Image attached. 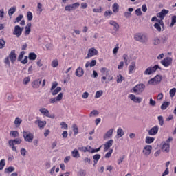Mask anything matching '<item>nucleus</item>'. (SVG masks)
<instances>
[{
	"label": "nucleus",
	"instance_id": "obj_1",
	"mask_svg": "<svg viewBox=\"0 0 176 176\" xmlns=\"http://www.w3.org/2000/svg\"><path fill=\"white\" fill-rule=\"evenodd\" d=\"M134 39L135 41L140 42L141 43H147L148 41V35L144 33H136L134 35Z\"/></svg>",
	"mask_w": 176,
	"mask_h": 176
},
{
	"label": "nucleus",
	"instance_id": "obj_13",
	"mask_svg": "<svg viewBox=\"0 0 176 176\" xmlns=\"http://www.w3.org/2000/svg\"><path fill=\"white\" fill-rule=\"evenodd\" d=\"M128 98H129V100H131V101H133L135 104H140L141 101H142V98H141L140 96H136L134 94H129L128 96Z\"/></svg>",
	"mask_w": 176,
	"mask_h": 176
},
{
	"label": "nucleus",
	"instance_id": "obj_34",
	"mask_svg": "<svg viewBox=\"0 0 176 176\" xmlns=\"http://www.w3.org/2000/svg\"><path fill=\"white\" fill-rule=\"evenodd\" d=\"M23 122V120H21L20 118L17 117L15 118V120L14 122L16 127H20V124Z\"/></svg>",
	"mask_w": 176,
	"mask_h": 176
},
{
	"label": "nucleus",
	"instance_id": "obj_39",
	"mask_svg": "<svg viewBox=\"0 0 176 176\" xmlns=\"http://www.w3.org/2000/svg\"><path fill=\"white\" fill-rule=\"evenodd\" d=\"M29 60H36V58L38 57L37 55H36V54L34 52H30L29 54Z\"/></svg>",
	"mask_w": 176,
	"mask_h": 176
},
{
	"label": "nucleus",
	"instance_id": "obj_5",
	"mask_svg": "<svg viewBox=\"0 0 176 176\" xmlns=\"http://www.w3.org/2000/svg\"><path fill=\"white\" fill-rule=\"evenodd\" d=\"M157 69H160V67L157 65L153 67H148L144 72V75H152V74H155Z\"/></svg>",
	"mask_w": 176,
	"mask_h": 176
},
{
	"label": "nucleus",
	"instance_id": "obj_38",
	"mask_svg": "<svg viewBox=\"0 0 176 176\" xmlns=\"http://www.w3.org/2000/svg\"><path fill=\"white\" fill-rule=\"evenodd\" d=\"M13 171H14V167L9 166L8 168L5 169L4 173L6 174H10V173H13Z\"/></svg>",
	"mask_w": 176,
	"mask_h": 176
},
{
	"label": "nucleus",
	"instance_id": "obj_58",
	"mask_svg": "<svg viewBox=\"0 0 176 176\" xmlns=\"http://www.w3.org/2000/svg\"><path fill=\"white\" fill-rule=\"evenodd\" d=\"M176 23V16H173L171 19V23L170 27H174V24Z\"/></svg>",
	"mask_w": 176,
	"mask_h": 176
},
{
	"label": "nucleus",
	"instance_id": "obj_6",
	"mask_svg": "<svg viewBox=\"0 0 176 176\" xmlns=\"http://www.w3.org/2000/svg\"><path fill=\"white\" fill-rule=\"evenodd\" d=\"M23 135L26 142H32L34 140V134L31 133V132L23 131Z\"/></svg>",
	"mask_w": 176,
	"mask_h": 176
},
{
	"label": "nucleus",
	"instance_id": "obj_46",
	"mask_svg": "<svg viewBox=\"0 0 176 176\" xmlns=\"http://www.w3.org/2000/svg\"><path fill=\"white\" fill-rule=\"evenodd\" d=\"M153 44L155 46L157 45H160V38L159 37H155L153 39Z\"/></svg>",
	"mask_w": 176,
	"mask_h": 176
},
{
	"label": "nucleus",
	"instance_id": "obj_50",
	"mask_svg": "<svg viewBox=\"0 0 176 176\" xmlns=\"http://www.w3.org/2000/svg\"><path fill=\"white\" fill-rule=\"evenodd\" d=\"M123 59H124V63L126 64V65H129V63H130V60H129V55L124 54L123 55Z\"/></svg>",
	"mask_w": 176,
	"mask_h": 176
},
{
	"label": "nucleus",
	"instance_id": "obj_57",
	"mask_svg": "<svg viewBox=\"0 0 176 176\" xmlns=\"http://www.w3.org/2000/svg\"><path fill=\"white\" fill-rule=\"evenodd\" d=\"M98 111L93 110L91 113L89 114L90 118H93L94 116H97L98 115Z\"/></svg>",
	"mask_w": 176,
	"mask_h": 176
},
{
	"label": "nucleus",
	"instance_id": "obj_12",
	"mask_svg": "<svg viewBox=\"0 0 176 176\" xmlns=\"http://www.w3.org/2000/svg\"><path fill=\"white\" fill-rule=\"evenodd\" d=\"M63 96L64 94L63 93H59L56 97L52 98L50 99V104H56V102H60L63 100Z\"/></svg>",
	"mask_w": 176,
	"mask_h": 176
},
{
	"label": "nucleus",
	"instance_id": "obj_52",
	"mask_svg": "<svg viewBox=\"0 0 176 176\" xmlns=\"http://www.w3.org/2000/svg\"><path fill=\"white\" fill-rule=\"evenodd\" d=\"M123 79H124L123 76H122V74H119L117 76V83H122V82H123Z\"/></svg>",
	"mask_w": 176,
	"mask_h": 176
},
{
	"label": "nucleus",
	"instance_id": "obj_4",
	"mask_svg": "<svg viewBox=\"0 0 176 176\" xmlns=\"http://www.w3.org/2000/svg\"><path fill=\"white\" fill-rule=\"evenodd\" d=\"M144 90H145V85H144V84H142V83L136 85L132 89L133 93H135L136 94H141L144 93Z\"/></svg>",
	"mask_w": 176,
	"mask_h": 176
},
{
	"label": "nucleus",
	"instance_id": "obj_11",
	"mask_svg": "<svg viewBox=\"0 0 176 176\" xmlns=\"http://www.w3.org/2000/svg\"><path fill=\"white\" fill-rule=\"evenodd\" d=\"M97 54H98V50L94 47L90 48L88 50V53L85 58H91V57H94V56H97Z\"/></svg>",
	"mask_w": 176,
	"mask_h": 176
},
{
	"label": "nucleus",
	"instance_id": "obj_62",
	"mask_svg": "<svg viewBox=\"0 0 176 176\" xmlns=\"http://www.w3.org/2000/svg\"><path fill=\"white\" fill-rule=\"evenodd\" d=\"M119 51V44H116V47L113 50V54H118Z\"/></svg>",
	"mask_w": 176,
	"mask_h": 176
},
{
	"label": "nucleus",
	"instance_id": "obj_56",
	"mask_svg": "<svg viewBox=\"0 0 176 176\" xmlns=\"http://www.w3.org/2000/svg\"><path fill=\"white\" fill-rule=\"evenodd\" d=\"M5 45H6L5 40L3 38H1L0 39V49H3V47H5Z\"/></svg>",
	"mask_w": 176,
	"mask_h": 176
},
{
	"label": "nucleus",
	"instance_id": "obj_9",
	"mask_svg": "<svg viewBox=\"0 0 176 176\" xmlns=\"http://www.w3.org/2000/svg\"><path fill=\"white\" fill-rule=\"evenodd\" d=\"M161 64L166 67V68L170 67L171 64H173V58L171 57H166L161 60Z\"/></svg>",
	"mask_w": 176,
	"mask_h": 176
},
{
	"label": "nucleus",
	"instance_id": "obj_61",
	"mask_svg": "<svg viewBox=\"0 0 176 176\" xmlns=\"http://www.w3.org/2000/svg\"><path fill=\"white\" fill-rule=\"evenodd\" d=\"M175 93H176V89L175 88L171 89L169 91L170 96L174 97V96H175Z\"/></svg>",
	"mask_w": 176,
	"mask_h": 176
},
{
	"label": "nucleus",
	"instance_id": "obj_30",
	"mask_svg": "<svg viewBox=\"0 0 176 176\" xmlns=\"http://www.w3.org/2000/svg\"><path fill=\"white\" fill-rule=\"evenodd\" d=\"M72 156L74 157V159H78V157H80V154L79 153V151L78 149L75 148L72 151Z\"/></svg>",
	"mask_w": 176,
	"mask_h": 176
},
{
	"label": "nucleus",
	"instance_id": "obj_15",
	"mask_svg": "<svg viewBox=\"0 0 176 176\" xmlns=\"http://www.w3.org/2000/svg\"><path fill=\"white\" fill-rule=\"evenodd\" d=\"M153 27L158 31V32H162V28H164V23L163 21L160 20L154 24Z\"/></svg>",
	"mask_w": 176,
	"mask_h": 176
},
{
	"label": "nucleus",
	"instance_id": "obj_24",
	"mask_svg": "<svg viewBox=\"0 0 176 176\" xmlns=\"http://www.w3.org/2000/svg\"><path fill=\"white\" fill-rule=\"evenodd\" d=\"M87 152H89L90 153H97V152H100L101 151V146L98 148H93L90 146H85Z\"/></svg>",
	"mask_w": 176,
	"mask_h": 176
},
{
	"label": "nucleus",
	"instance_id": "obj_60",
	"mask_svg": "<svg viewBox=\"0 0 176 176\" xmlns=\"http://www.w3.org/2000/svg\"><path fill=\"white\" fill-rule=\"evenodd\" d=\"M78 175H79V176H86V170H85L83 169H80L78 172Z\"/></svg>",
	"mask_w": 176,
	"mask_h": 176
},
{
	"label": "nucleus",
	"instance_id": "obj_20",
	"mask_svg": "<svg viewBox=\"0 0 176 176\" xmlns=\"http://www.w3.org/2000/svg\"><path fill=\"white\" fill-rule=\"evenodd\" d=\"M34 123L39 127L40 130L45 129V126L47 124L46 121H41V120H36Z\"/></svg>",
	"mask_w": 176,
	"mask_h": 176
},
{
	"label": "nucleus",
	"instance_id": "obj_47",
	"mask_svg": "<svg viewBox=\"0 0 176 176\" xmlns=\"http://www.w3.org/2000/svg\"><path fill=\"white\" fill-rule=\"evenodd\" d=\"M72 129H73L74 135H78V134L79 133L78 129V126H76V124H73Z\"/></svg>",
	"mask_w": 176,
	"mask_h": 176
},
{
	"label": "nucleus",
	"instance_id": "obj_33",
	"mask_svg": "<svg viewBox=\"0 0 176 176\" xmlns=\"http://www.w3.org/2000/svg\"><path fill=\"white\" fill-rule=\"evenodd\" d=\"M16 9H17V7H16V6L11 7L8 10V16H13V14H14V13H16Z\"/></svg>",
	"mask_w": 176,
	"mask_h": 176
},
{
	"label": "nucleus",
	"instance_id": "obj_59",
	"mask_svg": "<svg viewBox=\"0 0 176 176\" xmlns=\"http://www.w3.org/2000/svg\"><path fill=\"white\" fill-rule=\"evenodd\" d=\"M57 86H58V82H56V81L54 82H52L51 89H50V91H53V90H54V89H56V87H57Z\"/></svg>",
	"mask_w": 176,
	"mask_h": 176
},
{
	"label": "nucleus",
	"instance_id": "obj_44",
	"mask_svg": "<svg viewBox=\"0 0 176 176\" xmlns=\"http://www.w3.org/2000/svg\"><path fill=\"white\" fill-rule=\"evenodd\" d=\"M51 65L53 68H57L58 67V60L54 59L52 60Z\"/></svg>",
	"mask_w": 176,
	"mask_h": 176
},
{
	"label": "nucleus",
	"instance_id": "obj_35",
	"mask_svg": "<svg viewBox=\"0 0 176 176\" xmlns=\"http://www.w3.org/2000/svg\"><path fill=\"white\" fill-rule=\"evenodd\" d=\"M61 91V87H58L55 89L51 91L52 96H56V94H58Z\"/></svg>",
	"mask_w": 176,
	"mask_h": 176
},
{
	"label": "nucleus",
	"instance_id": "obj_32",
	"mask_svg": "<svg viewBox=\"0 0 176 176\" xmlns=\"http://www.w3.org/2000/svg\"><path fill=\"white\" fill-rule=\"evenodd\" d=\"M93 159H94V166H96V164H97V163H98V160H100V159H101V155L96 154L93 156Z\"/></svg>",
	"mask_w": 176,
	"mask_h": 176
},
{
	"label": "nucleus",
	"instance_id": "obj_43",
	"mask_svg": "<svg viewBox=\"0 0 176 176\" xmlns=\"http://www.w3.org/2000/svg\"><path fill=\"white\" fill-rule=\"evenodd\" d=\"M104 94V91L102 90H99L96 92L95 98H100Z\"/></svg>",
	"mask_w": 176,
	"mask_h": 176
},
{
	"label": "nucleus",
	"instance_id": "obj_22",
	"mask_svg": "<svg viewBox=\"0 0 176 176\" xmlns=\"http://www.w3.org/2000/svg\"><path fill=\"white\" fill-rule=\"evenodd\" d=\"M75 75L78 76V78H82V76L85 75V70H83V68L79 67L76 69Z\"/></svg>",
	"mask_w": 176,
	"mask_h": 176
},
{
	"label": "nucleus",
	"instance_id": "obj_8",
	"mask_svg": "<svg viewBox=\"0 0 176 176\" xmlns=\"http://www.w3.org/2000/svg\"><path fill=\"white\" fill-rule=\"evenodd\" d=\"M39 112H41L42 113V115H43V116H46V118H50V119H54L55 116L54 114H51L49 112V110L46 108H41L39 109Z\"/></svg>",
	"mask_w": 176,
	"mask_h": 176
},
{
	"label": "nucleus",
	"instance_id": "obj_48",
	"mask_svg": "<svg viewBox=\"0 0 176 176\" xmlns=\"http://www.w3.org/2000/svg\"><path fill=\"white\" fill-rule=\"evenodd\" d=\"M43 5H42V3H37V12H38L39 13H41V12H43Z\"/></svg>",
	"mask_w": 176,
	"mask_h": 176
},
{
	"label": "nucleus",
	"instance_id": "obj_18",
	"mask_svg": "<svg viewBox=\"0 0 176 176\" xmlns=\"http://www.w3.org/2000/svg\"><path fill=\"white\" fill-rule=\"evenodd\" d=\"M8 57L12 64H14L16 60H17V55L16 54L15 50H12L10 54H9Z\"/></svg>",
	"mask_w": 176,
	"mask_h": 176
},
{
	"label": "nucleus",
	"instance_id": "obj_10",
	"mask_svg": "<svg viewBox=\"0 0 176 176\" xmlns=\"http://www.w3.org/2000/svg\"><path fill=\"white\" fill-rule=\"evenodd\" d=\"M79 6H80V4L78 2L74 3L73 4L66 6L65 10H66V12H72V10H75V9L79 8Z\"/></svg>",
	"mask_w": 176,
	"mask_h": 176
},
{
	"label": "nucleus",
	"instance_id": "obj_51",
	"mask_svg": "<svg viewBox=\"0 0 176 176\" xmlns=\"http://www.w3.org/2000/svg\"><path fill=\"white\" fill-rule=\"evenodd\" d=\"M113 153V149H110L107 153L105 154V159H109L111 156H112V153Z\"/></svg>",
	"mask_w": 176,
	"mask_h": 176
},
{
	"label": "nucleus",
	"instance_id": "obj_41",
	"mask_svg": "<svg viewBox=\"0 0 176 176\" xmlns=\"http://www.w3.org/2000/svg\"><path fill=\"white\" fill-rule=\"evenodd\" d=\"M113 13H118V12H119V4L117 3L113 5Z\"/></svg>",
	"mask_w": 176,
	"mask_h": 176
},
{
	"label": "nucleus",
	"instance_id": "obj_45",
	"mask_svg": "<svg viewBox=\"0 0 176 176\" xmlns=\"http://www.w3.org/2000/svg\"><path fill=\"white\" fill-rule=\"evenodd\" d=\"M23 18H24V15L20 14V15H19V16L15 19V20L14 21V23H20V21H21V20H23Z\"/></svg>",
	"mask_w": 176,
	"mask_h": 176
},
{
	"label": "nucleus",
	"instance_id": "obj_54",
	"mask_svg": "<svg viewBox=\"0 0 176 176\" xmlns=\"http://www.w3.org/2000/svg\"><path fill=\"white\" fill-rule=\"evenodd\" d=\"M5 18V10L3 8L0 10V20H3Z\"/></svg>",
	"mask_w": 176,
	"mask_h": 176
},
{
	"label": "nucleus",
	"instance_id": "obj_23",
	"mask_svg": "<svg viewBox=\"0 0 176 176\" xmlns=\"http://www.w3.org/2000/svg\"><path fill=\"white\" fill-rule=\"evenodd\" d=\"M159 133V126H155L148 131V135H156Z\"/></svg>",
	"mask_w": 176,
	"mask_h": 176
},
{
	"label": "nucleus",
	"instance_id": "obj_27",
	"mask_svg": "<svg viewBox=\"0 0 176 176\" xmlns=\"http://www.w3.org/2000/svg\"><path fill=\"white\" fill-rule=\"evenodd\" d=\"M97 64V60H92L90 61H87L85 64V68H93V67H96V65Z\"/></svg>",
	"mask_w": 176,
	"mask_h": 176
},
{
	"label": "nucleus",
	"instance_id": "obj_31",
	"mask_svg": "<svg viewBox=\"0 0 176 176\" xmlns=\"http://www.w3.org/2000/svg\"><path fill=\"white\" fill-rule=\"evenodd\" d=\"M124 135V131L121 127L117 129V137L118 138H122Z\"/></svg>",
	"mask_w": 176,
	"mask_h": 176
},
{
	"label": "nucleus",
	"instance_id": "obj_37",
	"mask_svg": "<svg viewBox=\"0 0 176 176\" xmlns=\"http://www.w3.org/2000/svg\"><path fill=\"white\" fill-rule=\"evenodd\" d=\"M154 141H155L154 138H152L150 136L146 137V140H145L146 144H152Z\"/></svg>",
	"mask_w": 176,
	"mask_h": 176
},
{
	"label": "nucleus",
	"instance_id": "obj_29",
	"mask_svg": "<svg viewBox=\"0 0 176 176\" xmlns=\"http://www.w3.org/2000/svg\"><path fill=\"white\" fill-rule=\"evenodd\" d=\"M31 26H32L31 23H29L26 25V26L25 28V36H28V35L29 34H30V32H31Z\"/></svg>",
	"mask_w": 176,
	"mask_h": 176
},
{
	"label": "nucleus",
	"instance_id": "obj_53",
	"mask_svg": "<svg viewBox=\"0 0 176 176\" xmlns=\"http://www.w3.org/2000/svg\"><path fill=\"white\" fill-rule=\"evenodd\" d=\"M6 163L5 162V160H1L0 161V171H2L3 170V167H5Z\"/></svg>",
	"mask_w": 176,
	"mask_h": 176
},
{
	"label": "nucleus",
	"instance_id": "obj_49",
	"mask_svg": "<svg viewBox=\"0 0 176 176\" xmlns=\"http://www.w3.org/2000/svg\"><path fill=\"white\" fill-rule=\"evenodd\" d=\"M160 126H163L164 124V119H163V116H160L157 117Z\"/></svg>",
	"mask_w": 176,
	"mask_h": 176
},
{
	"label": "nucleus",
	"instance_id": "obj_25",
	"mask_svg": "<svg viewBox=\"0 0 176 176\" xmlns=\"http://www.w3.org/2000/svg\"><path fill=\"white\" fill-rule=\"evenodd\" d=\"M112 145H113V140H110L109 141H107L104 144V152H107L109 148H111V146H112Z\"/></svg>",
	"mask_w": 176,
	"mask_h": 176
},
{
	"label": "nucleus",
	"instance_id": "obj_3",
	"mask_svg": "<svg viewBox=\"0 0 176 176\" xmlns=\"http://www.w3.org/2000/svg\"><path fill=\"white\" fill-rule=\"evenodd\" d=\"M162 75L157 74L155 77L148 80V85H150L151 86H156L157 85H159L160 82H162Z\"/></svg>",
	"mask_w": 176,
	"mask_h": 176
},
{
	"label": "nucleus",
	"instance_id": "obj_55",
	"mask_svg": "<svg viewBox=\"0 0 176 176\" xmlns=\"http://www.w3.org/2000/svg\"><path fill=\"white\" fill-rule=\"evenodd\" d=\"M61 129H63L64 130H68V124L65 123V122H60Z\"/></svg>",
	"mask_w": 176,
	"mask_h": 176
},
{
	"label": "nucleus",
	"instance_id": "obj_42",
	"mask_svg": "<svg viewBox=\"0 0 176 176\" xmlns=\"http://www.w3.org/2000/svg\"><path fill=\"white\" fill-rule=\"evenodd\" d=\"M10 135H11V137H13V138H16L19 137V135L17 131H11L10 133Z\"/></svg>",
	"mask_w": 176,
	"mask_h": 176
},
{
	"label": "nucleus",
	"instance_id": "obj_40",
	"mask_svg": "<svg viewBox=\"0 0 176 176\" xmlns=\"http://www.w3.org/2000/svg\"><path fill=\"white\" fill-rule=\"evenodd\" d=\"M26 17L28 21H32V19H34V15L32 14V12H31V11H28L26 14Z\"/></svg>",
	"mask_w": 176,
	"mask_h": 176
},
{
	"label": "nucleus",
	"instance_id": "obj_63",
	"mask_svg": "<svg viewBox=\"0 0 176 176\" xmlns=\"http://www.w3.org/2000/svg\"><path fill=\"white\" fill-rule=\"evenodd\" d=\"M136 16H142V12L141 11V8H138L135 11Z\"/></svg>",
	"mask_w": 176,
	"mask_h": 176
},
{
	"label": "nucleus",
	"instance_id": "obj_64",
	"mask_svg": "<svg viewBox=\"0 0 176 176\" xmlns=\"http://www.w3.org/2000/svg\"><path fill=\"white\" fill-rule=\"evenodd\" d=\"M30 77H26L23 80V85H28L30 83Z\"/></svg>",
	"mask_w": 176,
	"mask_h": 176
},
{
	"label": "nucleus",
	"instance_id": "obj_17",
	"mask_svg": "<svg viewBox=\"0 0 176 176\" xmlns=\"http://www.w3.org/2000/svg\"><path fill=\"white\" fill-rule=\"evenodd\" d=\"M168 14V10L163 9L160 12L157 14V17L160 18V20H161V21H163V20H164V17H166V15Z\"/></svg>",
	"mask_w": 176,
	"mask_h": 176
},
{
	"label": "nucleus",
	"instance_id": "obj_2",
	"mask_svg": "<svg viewBox=\"0 0 176 176\" xmlns=\"http://www.w3.org/2000/svg\"><path fill=\"white\" fill-rule=\"evenodd\" d=\"M21 144V139L10 140L8 145L14 152H17V148L15 145H20Z\"/></svg>",
	"mask_w": 176,
	"mask_h": 176
},
{
	"label": "nucleus",
	"instance_id": "obj_19",
	"mask_svg": "<svg viewBox=\"0 0 176 176\" xmlns=\"http://www.w3.org/2000/svg\"><path fill=\"white\" fill-rule=\"evenodd\" d=\"M137 69V65L135 61L131 62V65L128 67L129 75L131 74H134V72Z\"/></svg>",
	"mask_w": 176,
	"mask_h": 176
},
{
	"label": "nucleus",
	"instance_id": "obj_36",
	"mask_svg": "<svg viewBox=\"0 0 176 176\" xmlns=\"http://www.w3.org/2000/svg\"><path fill=\"white\" fill-rule=\"evenodd\" d=\"M169 106H170V102H164L161 105V109H162V111H164V110L167 109V108H168Z\"/></svg>",
	"mask_w": 176,
	"mask_h": 176
},
{
	"label": "nucleus",
	"instance_id": "obj_14",
	"mask_svg": "<svg viewBox=\"0 0 176 176\" xmlns=\"http://www.w3.org/2000/svg\"><path fill=\"white\" fill-rule=\"evenodd\" d=\"M142 153L144 156H149L152 153V146L151 145H146L143 148Z\"/></svg>",
	"mask_w": 176,
	"mask_h": 176
},
{
	"label": "nucleus",
	"instance_id": "obj_21",
	"mask_svg": "<svg viewBox=\"0 0 176 176\" xmlns=\"http://www.w3.org/2000/svg\"><path fill=\"white\" fill-rule=\"evenodd\" d=\"M41 83H42V79L38 78V79L34 80L32 82V87H33V89H39V87L41 86Z\"/></svg>",
	"mask_w": 176,
	"mask_h": 176
},
{
	"label": "nucleus",
	"instance_id": "obj_7",
	"mask_svg": "<svg viewBox=\"0 0 176 176\" xmlns=\"http://www.w3.org/2000/svg\"><path fill=\"white\" fill-rule=\"evenodd\" d=\"M23 30H24V28H21L19 25H16L14 26L12 34L13 35H15L16 38H20L23 34Z\"/></svg>",
	"mask_w": 176,
	"mask_h": 176
},
{
	"label": "nucleus",
	"instance_id": "obj_16",
	"mask_svg": "<svg viewBox=\"0 0 176 176\" xmlns=\"http://www.w3.org/2000/svg\"><path fill=\"white\" fill-rule=\"evenodd\" d=\"M161 149L162 152H165V153H168L170 152V144L166 143V142H162L161 144Z\"/></svg>",
	"mask_w": 176,
	"mask_h": 176
},
{
	"label": "nucleus",
	"instance_id": "obj_28",
	"mask_svg": "<svg viewBox=\"0 0 176 176\" xmlns=\"http://www.w3.org/2000/svg\"><path fill=\"white\" fill-rule=\"evenodd\" d=\"M109 24L114 28L115 31H119L120 25L116 21L113 20L109 21Z\"/></svg>",
	"mask_w": 176,
	"mask_h": 176
},
{
	"label": "nucleus",
	"instance_id": "obj_26",
	"mask_svg": "<svg viewBox=\"0 0 176 176\" xmlns=\"http://www.w3.org/2000/svg\"><path fill=\"white\" fill-rule=\"evenodd\" d=\"M113 131H115L114 129H109L103 136L104 140H108V138H111L113 134Z\"/></svg>",
	"mask_w": 176,
	"mask_h": 176
}]
</instances>
